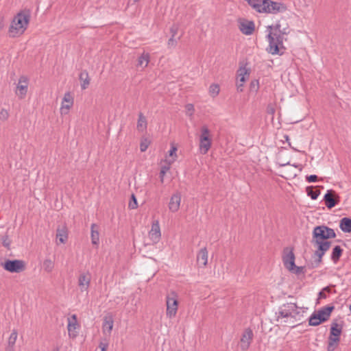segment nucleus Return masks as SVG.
<instances>
[{"label":"nucleus","mask_w":351,"mask_h":351,"mask_svg":"<svg viewBox=\"0 0 351 351\" xmlns=\"http://www.w3.org/2000/svg\"><path fill=\"white\" fill-rule=\"evenodd\" d=\"M113 317L111 315L105 316L102 326L104 331L107 330L108 332H110L113 327Z\"/></svg>","instance_id":"nucleus-26"},{"label":"nucleus","mask_w":351,"mask_h":351,"mask_svg":"<svg viewBox=\"0 0 351 351\" xmlns=\"http://www.w3.org/2000/svg\"><path fill=\"white\" fill-rule=\"evenodd\" d=\"M169 169V166L165 165L161 167L160 171V182L162 183L164 182V176Z\"/></svg>","instance_id":"nucleus-39"},{"label":"nucleus","mask_w":351,"mask_h":351,"mask_svg":"<svg viewBox=\"0 0 351 351\" xmlns=\"http://www.w3.org/2000/svg\"><path fill=\"white\" fill-rule=\"evenodd\" d=\"M177 45V40L175 37L171 36V38L168 40L167 45L168 47H175Z\"/></svg>","instance_id":"nucleus-42"},{"label":"nucleus","mask_w":351,"mask_h":351,"mask_svg":"<svg viewBox=\"0 0 351 351\" xmlns=\"http://www.w3.org/2000/svg\"><path fill=\"white\" fill-rule=\"evenodd\" d=\"M318 180V177L316 175H310L306 177V180L308 182H315Z\"/></svg>","instance_id":"nucleus-44"},{"label":"nucleus","mask_w":351,"mask_h":351,"mask_svg":"<svg viewBox=\"0 0 351 351\" xmlns=\"http://www.w3.org/2000/svg\"><path fill=\"white\" fill-rule=\"evenodd\" d=\"M56 239L61 243H65L68 239V230L65 225L59 226L56 230Z\"/></svg>","instance_id":"nucleus-21"},{"label":"nucleus","mask_w":351,"mask_h":351,"mask_svg":"<svg viewBox=\"0 0 351 351\" xmlns=\"http://www.w3.org/2000/svg\"><path fill=\"white\" fill-rule=\"evenodd\" d=\"M91 241L93 245H97L99 241L98 227L95 223L91 225Z\"/></svg>","instance_id":"nucleus-29"},{"label":"nucleus","mask_w":351,"mask_h":351,"mask_svg":"<svg viewBox=\"0 0 351 351\" xmlns=\"http://www.w3.org/2000/svg\"><path fill=\"white\" fill-rule=\"evenodd\" d=\"M101 351H107V348L101 349Z\"/></svg>","instance_id":"nucleus-53"},{"label":"nucleus","mask_w":351,"mask_h":351,"mask_svg":"<svg viewBox=\"0 0 351 351\" xmlns=\"http://www.w3.org/2000/svg\"><path fill=\"white\" fill-rule=\"evenodd\" d=\"M343 249L339 245H336L333 247L331 254V260L334 263H337L341 256Z\"/></svg>","instance_id":"nucleus-28"},{"label":"nucleus","mask_w":351,"mask_h":351,"mask_svg":"<svg viewBox=\"0 0 351 351\" xmlns=\"http://www.w3.org/2000/svg\"><path fill=\"white\" fill-rule=\"evenodd\" d=\"M148 147V143L145 140V141H142L140 144V149L141 152H145Z\"/></svg>","instance_id":"nucleus-46"},{"label":"nucleus","mask_w":351,"mask_h":351,"mask_svg":"<svg viewBox=\"0 0 351 351\" xmlns=\"http://www.w3.org/2000/svg\"><path fill=\"white\" fill-rule=\"evenodd\" d=\"M324 201L326 206L331 209L337 205L340 202L339 195L332 189L328 190L324 196Z\"/></svg>","instance_id":"nucleus-11"},{"label":"nucleus","mask_w":351,"mask_h":351,"mask_svg":"<svg viewBox=\"0 0 351 351\" xmlns=\"http://www.w3.org/2000/svg\"><path fill=\"white\" fill-rule=\"evenodd\" d=\"M17 332L16 330H14L12 333L10 335V337L8 339V346L12 348L14 345L16 343V339H17Z\"/></svg>","instance_id":"nucleus-35"},{"label":"nucleus","mask_w":351,"mask_h":351,"mask_svg":"<svg viewBox=\"0 0 351 351\" xmlns=\"http://www.w3.org/2000/svg\"><path fill=\"white\" fill-rule=\"evenodd\" d=\"M139 0H130L129 2H128V4H133V3H136V2H138Z\"/></svg>","instance_id":"nucleus-50"},{"label":"nucleus","mask_w":351,"mask_h":351,"mask_svg":"<svg viewBox=\"0 0 351 351\" xmlns=\"http://www.w3.org/2000/svg\"><path fill=\"white\" fill-rule=\"evenodd\" d=\"M239 28L243 34L251 35L255 29L254 23L252 21L244 20L239 23Z\"/></svg>","instance_id":"nucleus-19"},{"label":"nucleus","mask_w":351,"mask_h":351,"mask_svg":"<svg viewBox=\"0 0 351 351\" xmlns=\"http://www.w3.org/2000/svg\"><path fill=\"white\" fill-rule=\"evenodd\" d=\"M339 228L343 232H351V218H342L340 220Z\"/></svg>","instance_id":"nucleus-25"},{"label":"nucleus","mask_w":351,"mask_h":351,"mask_svg":"<svg viewBox=\"0 0 351 351\" xmlns=\"http://www.w3.org/2000/svg\"><path fill=\"white\" fill-rule=\"evenodd\" d=\"M180 202L181 195L179 193L173 194L169 203V210L173 213L177 212L180 208Z\"/></svg>","instance_id":"nucleus-20"},{"label":"nucleus","mask_w":351,"mask_h":351,"mask_svg":"<svg viewBox=\"0 0 351 351\" xmlns=\"http://www.w3.org/2000/svg\"><path fill=\"white\" fill-rule=\"evenodd\" d=\"M166 315L171 319L176 317L178 308V295L174 291H171L166 296Z\"/></svg>","instance_id":"nucleus-8"},{"label":"nucleus","mask_w":351,"mask_h":351,"mask_svg":"<svg viewBox=\"0 0 351 351\" xmlns=\"http://www.w3.org/2000/svg\"><path fill=\"white\" fill-rule=\"evenodd\" d=\"M9 114L6 110L2 109L0 112V117L4 120L8 118Z\"/></svg>","instance_id":"nucleus-47"},{"label":"nucleus","mask_w":351,"mask_h":351,"mask_svg":"<svg viewBox=\"0 0 351 351\" xmlns=\"http://www.w3.org/2000/svg\"><path fill=\"white\" fill-rule=\"evenodd\" d=\"M161 237L160 228L158 221H154L152 225V228L149 232V237L154 243L159 242Z\"/></svg>","instance_id":"nucleus-15"},{"label":"nucleus","mask_w":351,"mask_h":351,"mask_svg":"<svg viewBox=\"0 0 351 351\" xmlns=\"http://www.w3.org/2000/svg\"><path fill=\"white\" fill-rule=\"evenodd\" d=\"M295 254L293 252V249L286 247L283 250L282 262L285 267L294 274H304L306 272L305 267L297 266L295 263Z\"/></svg>","instance_id":"nucleus-5"},{"label":"nucleus","mask_w":351,"mask_h":351,"mask_svg":"<svg viewBox=\"0 0 351 351\" xmlns=\"http://www.w3.org/2000/svg\"><path fill=\"white\" fill-rule=\"evenodd\" d=\"M293 166L295 167H298V165H293Z\"/></svg>","instance_id":"nucleus-54"},{"label":"nucleus","mask_w":351,"mask_h":351,"mask_svg":"<svg viewBox=\"0 0 351 351\" xmlns=\"http://www.w3.org/2000/svg\"><path fill=\"white\" fill-rule=\"evenodd\" d=\"M90 280L91 276L88 271L82 273L79 276L78 286L82 292L88 291Z\"/></svg>","instance_id":"nucleus-16"},{"label":"nucleus","mask_w":351,"mask_h":351,"mask_svg":"<svg viewBox=\"0 0 351 351\" xmlns=\"http://www.w3.org/2000/svg\"><path fill=\"white\" fill-rule=\"evenodd\" d=\"M324 230V225L317 226L313 228L312 233L311 243L317 247L314 253L315 256L317 257V259L315 261V267L318 266L322 263L323 256L329 250L331 245V242L327 241L328 238Z\"/></svg>","instance_id":"nucleus-2"},{"label":"nucleus","mask_w":351,"mask_h":351,"mask_svg":"<svg viewBox=\"0 0 351 351\" xmlns=\"http://www.w3.org/2000/svg\"><path fill=\"white\" fill-rule=\"evenodd\" d=\"M253 337L254 334L252 329L248 328L244 330L241 338V348L242 350L246 351L249 348Z\"/></svg>","instance_id":"nucleus-13"},{"label":"nucleus","mask_w":351,"mask_h":351,"mask_svg":"<svg viewBox=\"0 0 351 351\" xmlns=\"http://www.w3.org/2000/svg\"><path fill=\"white\" fill-rule=\"evenodd\" d=\"M176 151H177V148L176 147H172L171 149L169 152V156L171 157H173V161H174L176 160V158L177 157L176 154Z\"/></svg>","instance_id":"nucleus-45"},{"label":"nucleus","mask_w":351,"mask_h":351,"mask_svg":"<svg viewBox=\"0 0 351 351\" xmlns=\"http://www.w3.org/2000/svg\"><path fill=\"white\" fill-rule=\"evenodd\" d=\"M179 29V25L178 24H173L170 27V33L171 34V36L175 37L177 34Z\"/></svg>","instance_id":"nucleus-41"},{"label":"nucleus","mask_w":351,"mask_h":351,"mask_svg":"<svg viewBox=\"0 0 351 351\" xmlns=\"http://www.w3.org/2000/svg\"><path fill=\"white\" fill-rule=\"evenodd\" d=\"M79 328L77 324V315L73 314L68 318L67 330L70 338L74 339L77 336V329Z\"/></svg>","instance_id":"nucleus-12"},{"label":"nucleus","mask_w":351,"mask_h":351,"mask_svg":"<svg viewBox=\"0 0 351 351\" xmlns=\"http://www.w3.org/2000/svg\"><path fill=\"white\" fill-rule=\"evenodd\" d=\"M344 322L341 319H335L332 321L330 328V335L340 337L343 330Z\"/></svg>","instance_id":"nucleus-17"},{"label":"nucleus","mask_w":351,"mask_h":351,"mask_svg":"<svg viewBox=\"0 0 351 351\" xmlns=\"http://www.w3.org/2000/svg\"><path fill=\"white\" fill-rule=\"evenodd\" d=\"M267 112H268V113L274 114V112H275V110L274 108H270V109L268 108L267 109Z\"/></svg>","instance_id":"nucleus-49"},{"label":"nucleus","mask_w":351,"mask_h":351,"mask_svg":"<svg viewBox=\"0 0 351 351\" xmlns=\"http://www.w3.org/2000/svg\"><path fill=\"white\" fill-rule=\"evenodd\" d=\"M1 243L3 247L10 250L11 240L9 239L8 235L5 234L1 237Z\"/></svg>","instance_id":"nucleus-36"},{"label":"nucleus","mask_w":351,"mask_h":351,"mask_svg":"<svg viewBox=\"0 0 351 351\" xmlns=\"http://www.w3.org/2000/svg\"><path fill=\"white\" fill-rule=\"evenodd\" d=\"M334 306H325L318 311H315L308 318V325L317 326L326 322L334 310Z\"/></svg>","instance_id":"nucleus-6"},{"label":"nucleus","mask_w":351,"mask_h":351,"mask_svg":"<svg viewBox=\"0 0 351 351\" xmlns=\"http://www.w3.org/2000/svg\"><path fill=\"white\" fill-rule=\"evenodd\" d=\"M239 82L237 84V90L240 92L243 91V83L250 76V71L245 66H241L237 71Z\"/></svg>","instance_id":"nucleus-18"},{"label":"nucleus","mask_w":351,"mask_h":351,"mask_svg":"<svg viewBox=\"0 0 351 351\" xmlns=\"http://www.w3.org/2000/svg\"><path fill=\"white\" fill-rule=\"evenodd\" d=\"M330 289L328 287H326L319 293V298H326L327 295L325 291L330 292Z\"/></svg>","instance_id":"nucleus-43"},{"label":"nucleus","mask_w":351,"mask_h":351,"mask_svg":"<svg viewBox=\"0 0 351 351\" xmlns=\"http://www.w3.org/2000/svg\"><path fill=\"white\" fill-rule=\"evenodd\" d=\"M349 308H350V312H351V304L350 305Z\"/></svg>","instance_id":"nucleus-55"},{"label":"nucleus","mask_w":351,"mask_h":351,"mask_svg":"<svg viewBox=\"0 0 351 351\" xmlns=\"http://www.w3.org/2000/svg\"><path fill=\"white\" fill-rule=\"evenodd\" d=\"M306 191L308 196L311 197L312 199H317L318 196L320 195L319 190H315L313 186H309L306 188Z\"/></svg>","instance_id":"nucleus-32"},{"label":"nucleus","mask_w":351,"mask_h":351,"mask_svg":"<svg viewBox=\"0 0 351 351\" xmlns=\"http://www.w3.org/2000/svg\"><path fill=\"white\" fill-rule=\"evenodd\" d=\"M212 145V136L207 125L200 128L199 149L202 154H206Z\"/></svg>","instance_id":"nucleus-7"},{"label":"nucleus","mask_w":351,"mask_h":351,"mask_svg":"<svg viewBox=\"0 0 351 351\" xmlns=\"http://www.w3.org/2000/svg\"><path fill=\"white\" fill-rule=\"evenodd\" d=\"M267 29L270 30L267 36L269 45L266 51L271 55H283L286 50L283 45L284 36L289 34V28H282L281 24L278 22L275 25L268 26Z\"/></svg>","instance_id":"nucleus-1"},{"label":"nucleus","mask_w":351,"mask_h":351,"mask_svg":"<svg viewBox=\"0 0 351 351\" xmlns=\"http://www.w3.org/2000/svg\"><path fill=\"white\" fill-rule=\"evenodd\" d=\"M29 80L27 77L22 75L19 80V83L16 86V93L19 95L21 98H23L27 92Z\"/></svg>","instance_id":"nucleus-14"},{"label":"nucleus","mask_w":351,"mask_h":351,"mask_svg":"<svg viewBox=\"0 0 351 351\" xmlns=\"http://www.w3.org/2000/svg\"><path fill=\"white\" fill-rule=\"evenodd\" d=\"M147 128V120L146 118L143 116L142 112H140L138 114V119L137 122V129L138 130L143 131Z\"/></svg>","instance_id":"nucleus-31"},{"label":"nucleus","mask_w":351,"mask_h":351,"mask_svg":"<svg viewBox=\"0 0 351 351\" xmlns=\"http://www.w3.org/2000/svg\"><path fill=\"white\" fill-rule=\"evenodd\" d=\"M99 347L101 348V349H104V348H108V342H104V341H101L99 343Z\"/></svg>","instance_id":"nucleus-48"},{"label":"nucleus","mask_w":351,"mask_h":351,"mask_svg":"<svg viewBox=\"0 0 351 351\" xmlns=\"http://www.w3.org/2000/svg\"><path fill=\"white\" fill-rule=\"evenodd\" d=\"M128 206L130 209H135L138 206L137 199L134 194L131 195Z\"/></svg>","instance_id":"nucleus-38"},{"label":"nucleus","mask_w":351,"mask_h":351,"mask_svg":"<svg viewBox=\"0 0 351 351\" xmlns=\"http://www.w3.org/2000/svg\"><path fill=\"white\" fill-rule=\"evenodd\" d=\"M30 20V11L19 12L12 19L8 29L9 36L15 38L22 35L26 30Z\"/></svg>","instance_id":"nucleus-3"},{"label":"nucleus","mask_w":351,"mask_h":351,"mask_svg":"<svg viewBox=\"0 0 351 351\" xmlns=\"http://www.w3.org/2000/svg\"><path fill=\"white\" fill-rule=\"evenodd\" d=\"M53 351H60L58 348H56Z\"/></svg>","instance_id":"nucleus-52"},{"label":"nucleus","mask_w":351,"mask_h":351,"mask_svg":"<svg viewBox=\"0 0 351 351\" xmlns=\"http://www.w3.org/2000/svg\"><path fill=\"white\" fill-rule=\"evenodd\" d=\"M73 104V98L71 96L70 93H66L64 95L62 103V108L61 110L63 112V110L65 109L66 111H68L71 106ZM64 113H67V112H64Z\"/></svg>","instance_id":"nucleus-23"},{"label":"nucleus","mask_w":351,"mask_h":351,"mask_svg":"<svg viewBox=\"0 0 351 351\" xmlns=\"http://www.w3.org/2000/svg\"><path fill=\"white\" fill-rule=\"evenodd\" d=\"M220 88L217 84H213L209 87V93L213 97H216L219 93Z\"/></svg>","instance_id":"nucleus-34"},{"label":"nucleus","mask_w":351,"mask_h":351,"mask_svg":"<svg viewBox=\"0 0 351 351\" xmlns=\"http://www.w3.org/2000/svg\"><path fill=\"white\" fill-rule=\"evenodd\" d=\"M285 138L287 141H288L289 140V136H287V135H285Z\"/></svg>","instance_id":"nucleus-51"},{"label":"nucleus","mask_w":351,"mask_h":351,"mask_svg":"<svg viewBox=\"0 0 351 351\" xmlns=\"http://www.w3.org/2000/svg\"><path fill=\"white\" fill-rule=\"evenodd\" d=\"M79 79L81 82V88L85 90L90 84V79L88 73L86 71H82L79 75Z\"/></svg>","instance_id":"nucleus-27"},{"label":"nucleus","mask_w":351,"mask_h":351,"mask_svg":"<svg viewBox=\"0 0 351 351\" xmlns=\"http://www.w3.org/2000/svg\"><path fill=\"white\" fill-rule=\"evenodd\" d=\"M340 337L329 334L328 338L327 351H334L339 346Z\"/></svg>","instance_id":"nucleus-24"},{"label":"nucleus","mask_w":351,"mask_h":351,"mask_svg":"<svg viewBox=\"0 0 351 351\" xmlns=\"http://www.w3.org/2000/svg\"><path fill=\"white\" fill-rule=\"evenodd\" d=\"M149 62V55L148 53H142L138 58L137 66L145 68Z\"/></svg>","instance_id":"nucleus-30"},{"label":"nucleus","mask_w":351,"mask_h":351,"mask_svg":"<svg viewBox=\"0 0 351 351\" xmlns=\"http://www.w3.org/2000/svg\"><path fill=\"white\" fill-rule=\"evenodd\" d=\"M263 3H265L263 8V13L277 14L287 10V5L282 2L267 0Z\"/></svg>","instance_id":"nucleus-9"},{"label":"nucleus","mask_w":351,"mask_h":351,"mask_svg":"<svg viewBox=\"0 0 351 351\" xmlns=\"http://www.w3.org/2000/svg\"><path fill=\"white\" fill-rule=\"evenodd\" d=\"M197 262L202 267L206 266L208 263V250L206 247L202 248L197 255Z\"/></svg>","instance_id":"nucleus-22"},{"label":"nucleus","mask_w":351,"mask_h":351,"mask_svg":"<svg viewBox=\"0 0 351 351\" xmlns=\"http://www.w3.org/2000/svg\"><path fill=\"white\" fill-rule=\"evenodd\" d=\"M326 237L328 239H334L336 237V234L332 228H330L326 226H325L324 230Z\"/></svg>","instance_id":"nucleus-37"},{"label":"nucleus","mask_w":351,"mask_h":351,"mask_svg":"<svg viewBox=\"0 0 351 351\" xmlns=\"http://www.w3.org/2000/svg\"><path fill=\"white\" fill-rule=\"evenodd\" d=\"M298 306L295 303L284 304L279 308L278 312L276 313L277 321L280 323H289V326L293 328L297 326L295 324L296 317L300 315Z\"/></svg>","instance_id":"nucleus-4"},{"label":"nucleus","mask_w":351,"mask_h":351,"mask_svg":"<svg viewBox=\"0 0 351 351\" xmlns=\"http://www.w3.org/2000/svg\"><path fill=\"white\" fill-rule=\"evenodd\" d=\"M185 108H186V114L189 116H192L193 114L194 111H195L193 104H188L186 105Z\"/></svg>","instance_id":"nucleus-40"},{"label":"nucleus","mask_w":351,"mask_h":351,"mask_svg":"<svg viewBox=\"0 0 351 351\" xmlns=\"http://www.w3.org/2000/svg\"><path fill=\"white\" fill-rule=\"evenodd\" d=\"M3 269L11 273H20L25 269V262L22 260H6L1 264Z\"/></svg>","instance_id":"nucleus-10"},{"label":"nucleus","mask_w":351,"mask_h":351,"mask_svg":"<svg viewBox=\"0 0 351 351\" xmlns=\"http://www.w3.org/2000/svg\"><path fill=\"white\" fill-rule=\"evenodd\" d=\"M43 267L47 273H51L54 268V262L49 258H46L43 263Z\"/></svg>","instance_id":"nucleus-33"}]
</instances>
